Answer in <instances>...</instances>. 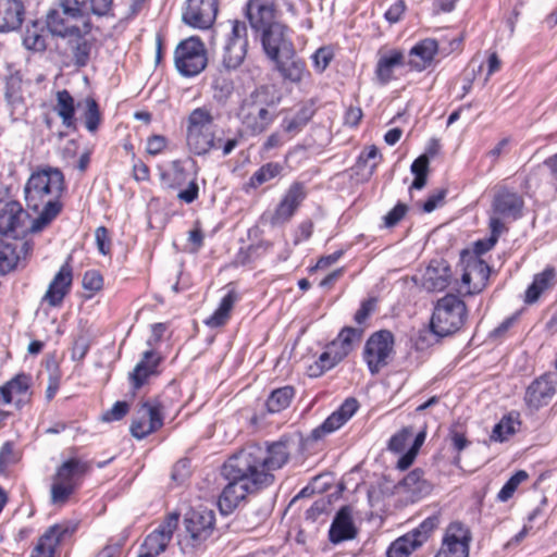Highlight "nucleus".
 I'll list each match as a JSON object with an SVG mask.
<instances>
[{"label": "nucleus", "mask_w": 557, "mask_h": 557, "mask_svg": "<svg viewBox=\"0 0 557 557\" xmlns=\"http://www.w3.org/2000/svg\"><path fill=\"white\" fill-rule=\"evenodd\" d=\"M358 530L352 520V511L349 506L342 507L335 515L329 530V540L333 544L354 540Z\"/></svg>", "instance_id": "24"}, {"label": "nucleus", "mask_w": 557, "mask_h": 557, "mask_svg": "<svg viewBox=\"0 0 557 557\" xmlns=\"http://www.w3.org/2000/svg\"><path fill=\"white\" fill-rule=\"evenodd\" d=\"M358 408L359 404L356 398H347L321 425L312 430L311 437L318 441L335 432L356 413Z\"/></svg>", "instance_id": "20"}, {"label": "nucleus", "mask_w": 557, "mask_h": 557, "mask_svg": "<svg viewBox=\"0 0 557 557\" xmlns=\"http://www.w3.org/2000/svg\"><path fill=\"white\" fill-rule=\"evenodd\" d=\"M519 422L513 419L511 416L504 417L493 429L492 440L504 442L508 438V436L515 434L516 425Z\"/></svg>", "instance_id": "51"}, {"label": "nucleus", "mask_w": 557, "mask_h": 557, "mask_svg": "<svg viewBox=\"0 0 557 557\" xmlns=\"http://www.w3.org/2000/svg\"><path fill=\"white\" fill-rule=\"evenodd\" d=\"M88 462L71 458L58 467L51 484V503L63 505L81 485L85 474L89 471Z\"/></svg>", "instance_id": "5"}, {"label": "nucleus", "mask_w": 557, "mask_h": 557, "mask_svg": "<svg viewBox=\"0 0 557 557\" xmlns=\"http://www.w3.org/2000/svg\"><path fill=\"white\" fill-rule=\"evenodd\" d=\"M227 41L236 44L242 42L243 45L248 46L247 26L244 22H233L232 32Z\"/></svg>", "instance_id": "59"}, {"label": "nucleus", "mask_w": 557, "mask_h": 557, "mask_svg": "<svg viewBox=\"0 0 557 557\" xmlns=\"http://www.w3.org/2000/svg\"><path fill=\"white\" fill-rule=\"evenodd\" d=\"M102 276L96 270L86 271L83 276V287L90 292H98L102 287Z\"/></svg>", "instance_id": "57"}, {"label": "nucleus", "mask_w": 557, "mask_h": 557, "mask_svg": "<svg viewBox=\"0 0 557 557\" xmlns=\"http://www.w3.org/2000/svg\"><path fill=\"white\" fill-rule=\"evenodd\" d=\"M411 436L412 430L410 428H404L391 437L388 442V449L395 453L403 451Z\"/></svg>", "instance_id": "55"}, {"label": "nucleus", "mask_w": 557, "mask_h": 557, "mask_svg": "<svg viewBox=\"0 0 557 557\" xmlns=\"http://www.w3.org/2000/svg\"><path fill=\"white\" fill-rule=\"evenodd\" d=\"M523 199L516 191L503 188L498 190L492 201L490 222L497 220L503 226L507 221L517 220L521 215Z\"/></svg>", "instance_id": "15"}, {"label": "nucleus", "mask_w": 557, "mask_h": 557, "mask_svg": "<svg viewBox=\"0 0 557 557\" xmlns=\"http://www.w3.org/2000/svg\"><path fill=\"white\" fill-rule=\"evenodd\" d=\"M237 298L238 297L235 290H228L227 294L221 299L216 310L208 319H206V325L210 327H220L224 325L231 317V312L235 302L237 301Z\"/></svg>", "instance_id": "35"}, {"label": "nucleus", "mask_w": 557, "mask_h": 557, "mask_svg": "<svg viewBox=\"0 0 557 557\" xmlns=\"http://www.w3.org/2000/svg\"><path fill=\"white\" fill-rule=\"evenodd\" d=\"M24 46L34 51H44L46 49V38L38 32L37 26L27 28L23 38Z\"/></svg>", "instance_id": "53"}, {"label": "nucleus", "mask_w": 557, "mask_h": 557, "mask_svg": "<svg viewBox=\"0 0 557 557\" xmlns=\"http://www.w3.org/2000/svg\"><path fill=\"white\" fill-rule=\"evenodd\" d=\"M213 99L220 103L225 104L234 94L235 85L231 77L230 71L219 70L212 78Z\"/></svg>", "instance_id": "34"}, {"label": "nucleus", "mask_w": 557, "mask_h": 557, "mask_svg": "<svg viewBox=\"0 0 557 557\" xmlns=\"http://www.w3.org/2000/svg\"><path fill=\"white\" fill-rule=\"evenodd\" d=\"M491 236L486 239H480L474 243V257L480 258L481 255L491 250L497 243L499 236L507 231L496 219L488 222Z\"/></svg>", "instance_id": "44"}, {"label": "nucleus", "mask_w": 557, "mask_h": 557, "mask_svg": "<svg viewBox=\"0 0 557 557\" xmlns=\"http://www.w3.org/2000/svg\"><path fill=\"white\" fill-rule=\"evenodd\" d=\"M89 339L86 336H78L72 348V357L76 360H82L89 350Z\"/></svg>", "instance_id": "62"}, {"label": "nucleus", "mask_w": 557, "mask_h": 557, "mask_svg": "<svg viewBox=\"0 0 557 557\" xmlns=\"http://www.w3.org/2000/svg\"><path fill=\"white\" fill-rule=\"evenodd\" d=\"M467 267L472 272L473 276L478 278V283L474 284L473 288L467 289V294H478L485 287L490 276L491 268L485 261L478 257H469L467 260Z\"/></svg>", "instance_id": "38"}, {"label": "nucleus", "mask_w": 557, "mask_h": 557, "mask_svg": "<svg viewBox=\"0 0 557 557\" xmlns=\"http://www.w3.org/2000/svg\"><path fill=\"white\" fill-rule=\"evenodd\" d=\"M178 517V513H170L156 530L149 533L141 545L138 557H157L163 553L177 528Z\"/></svg>", "instance_id": "14"}, {"label": "nucleus", "mask_w": 557, "mask_h": 557, "mask_svg": "<svg viewBox=\"0 0 557 557\" xmlns=\"http://www.w3.org/2000/svg\"><path fill=\"white\" fill-rule=\"evenodd\" d=\"M292 442L287 437L267 444H250L232 456L222 468L228 481L219 499L221 509L232 511L251 493L274 482L273 471L284 467L290 457Z\"/></svg>", "instance_id": "1"}, {"label": "nucleus", "mask_w": 557, "mask_h": 557, "mask_svg": "<svg viewBox=\"0 0 557 557\" xmlns=\"http://www.w3.org/2000/svg\"><path fill=\"white\" fill-rule=\"evenodd\" d=\"M218 0H187L182 18L195 28H209L215 21Z\"/></svg>", "instance_id": "16"}, {"label": "nucleus", "mask_w": 557, "mask_h": 557, "mask_svg": "<svg viewBox=\"0 0 557 557\" xmlns=\"http://www.w3.org/2000/svg\"><path fill=\"white\" fill-rule=\"evenodd\" d=\"M466 319V304L457 296L447 294L437 300L430 326L435 335L444 337L459 331Z\"/></svg>", "instance_id": "4"}, {"label": "nucleus", "mask_w": 557, "mask_h": 557, "mask_svg": "<svg viewBox=\"0 0 557 557\" xmlns=\"http://www.w3.org/2000/svg\"><path fill=\"white\" fill-rule=\"evenodd\" d=\"M313 113L312 106L305 104L293 116L284 117L282 127L288 134H297L311 120Z\"/></svg>", "instance_id": "40"}, {"label": "nucleus", "mask_w": 557, "mask_h": 557, "mask_svg": "<svg viewBox=\"0 0 557 557\" xmlns=\"http://www.w3.org/2000/svg\"><path fill=\"white\" fill-rule=\"evenodd\" d=\"M420 547L408 533L394 541L387 549V557H409V555Z\"/></svg>", "instance_id": "47"}, {"label": "nucleus", "mask_w": 557, "mask_h": 557, "mask_svg": "<svg viewBox=\"0 0 557 557\" xmlns=\"http://www.w3.org/2000/svg\"><path fill=\"white\" fill-rule=\"evenodd\" d=\"M274 62L282 77L290 83L298 84L308 74L305 62L296 58L295 49L292 55L280 57Z\"/></svg>", "instance_id": "31"}, {"label": "nucleus", "mask_w": 557, "mask_h": 557, "mask_svg": "<svg viewBox=\"0 0 557 557\" xmlns=\"http://www.w3.org/2000/svg\"><path fill=\"white\" fill-rule=\"evenodd\" d=\"M10 391L15 404L18 406L26 396L29 388V376L24 373L15 375L12 380L5 383Z\"/></svg>", "instance_id": "48"}, {"label": "nucleus", "mask_w": 557, "mask_h": 557, "mask_svg": "<svg viewBox=\"0 0 557 557\" xmlns=\"http://www.w3.org/2000/svg\"><path fill=\"white\" fill-rule=\"evenodd\" d=\"M305 198V186L298 182L293 183L272 214L271 223L273 225L287 223L293 218Z\"/></svg>", "instance_id": "19"}, {"label": "nucleus", "mask_w": 557, "mask_h": 557, "mask_svg": "<svg viewBox=\"0 0 557 557\" xmlns=\"http://www.w3.org/2000/svg\"><path fill=\"white\" fill-rule=\"evenodd\" d=\"M63 190L64 176L57 168H44L28 177L24 187L26 206L39 213L29 226L32 233L42 231L59 215Z\"/></svg>", "instance_id": "2"}, {"label": "nucleus", "mask_w": 557, "mask_h": 557, "mask_svg": "<svg viewBox=\"0 0 557 557\" xmlns=\"http://www.w3.org/2000/svg\"><path fill=\"white\" fill-rule=\"evenodd\" d=\"M557 283V272L555 268L547 267L543 272L534 275L533 282L525 290L524 301L527 304L536 302L541 295L552 289Z\"/></svg>", "instance_id": "30"}, {"label": "nucleus", "mask_w": 557, "mask_h": 557, "mask_svg": "<svg viewBox=\"0 0 557 557\" xmlns=\"http://www.w3.org/2000/svg\"><path fill=\"white\" fill-rule=\"evenodd\" d=\"M529 478V474L524 470L517 471L513 475L510 476V479L504 484L502 490L497 494V499L505 503L509 500L515 492L517 491L518 486L527 481Z\"/></svg>", "instance_id": "50"}, {"label": "nucleus", "mask_w": 557, "mask_h": 557, "mask_svg": "<svg viewBox=\"0 0 557 557\" xmlns=\"http://www.w3.org/2000/svg\"><path fill=\"white\" fill-rule=\"evenodd\" d=\"M84 22H90L72 0H57L54 8L46 15V25L52 36L64 38L77 34L84 27Z\"/></svg>", "instance_id": "6"}, {"label": "nucleus", "mask_w": 557, "mask_h": 557, "mask_svg": "<svg viewBox=\"0 0 557 557\" xmlns=\"http://www.w3.org/2000/svg\"><path fill=\"white\" fill-rule=\"evenodd\" d=\"M84 102L86 107L84 112L85 126L88 132L95 133L101 123L98 103L92 97H87Z\"/></svg>", "instance_id": "49"}, {"label": "nucleus", "mask_w": 557, "mask_h": 557, "mask_svg": "<svg viewBox=\"0 0 557 557\" xmlns=\"http://www.w3.org/2000/svg\"><path fill=\"white\" fill-rule=\"evenodd\" d=\"M440 525V516L432 515L424 519L418 528L409 532L413 541L421 546L432 534V532Z\"/></svg>", "instance_id": "46"}, {"label": "nucleus", "mask_w": 557, "mask_h": 557, "mask_svg": "<svg viewBox=\"0 0 557 557\" xmlns=\"http://www.w3.org/2000/svg\"><path fill=\"white\" fill-rule=\"evenodd\" d=\"M90 29L91 23L84 22V27L78 29L77 34L64 37V39H66V46L71 51L73 63L77 67H84L89 62L92 49V41L89 38Z\"/></svg>", "instance_id": "21"}, {"label": "nucleus", "mask_w": 557, "mask_h": 557, "mask_svg": "<svg viewBox=\"0 0 557 557\" xmlns=\"http://www.w3.org/2000/svg\"><path fill=\"white\" fill-rule=\"evenodd\" d=\"M334 57L333 50L330 47L319 48L312 55L313 66L317 72L323 73L330 65Z\"/></svg>", "instance_id": "54"}, {"label": "nucleus", "mask_w": 557, "mask_h": 557, "mask_svg": "<svg viewBox=\"0 0 557 557\" xmlns=\"http://www.w3.org/2000/svg\"><path fill=\"white\" fill-rule=\"evenodd\" d=\"M5 99L14 108L23 103L22 81L10 77L5 84Z\"/></svg>", "instance_id": "52"}, {"label": "nucleus", "mask_w": 557, "mask_h": 557, "mask_svg": "<svg viewBox=\"0 0 557 557\" xmlns=\"http://www.w3.org/2000/svg\"><path fill=\"white\" fill-rule=\"evenodd\" d=\"M22 0H0V33H9L21 27L24 20Z\"/></svg>", "instance_id": "28"}, {"label": "nucleus", "mask_w": 557, "mask_h": 557, "mask_svg": "<svg viewBox=\"0 0 557 557\" xmlns=\"http://www.w3.org/2000/svg\"><path fill=\"white\" fill-rule=\"evenodd\" d=\"M95 238L99 252L103 256L108 255L111 247L108 230L104 226L97 227L95 231Z\"/></svg>", "instance_id": "60"}, {"label": "nucleus", "mask_w": 557, "mask_h": 557, "mask_svg": "<svg viewBox=\"0 0 557 557\" xmlns=\"http://www.w3.org/2000/svg\"><path fill=\"white\" fill-rule=\"evenodd\" d=\"M55 112L62 120V124L70 128L74 126V98L66 90H59L57 92V104L54 107Z\"/></svg>", "instance_id": "37"}, {"label": "nucleus", "mask_w": 557, "mask_h": 557, "mask_svg": "<svg viewBox=\"0 0 557 557\" xmlns=\"http://www.w3.org/2000/svg\"><path fill=\"white\" fill-rule=\"evenodd\" d=\"M282 171V166L276 162H269L263 164L258 171H256L249 180V186L257 188L262 184L276 177Z\"/></svg>", "instance_id": "45"}, {"label": "nucleus", "mask_w": 557, "mask_h": 557, "mask_svg": "<svg viewBox=\"0 0 557 557\" xmlns=\"http://www.w3.org/2000/svg\"><path fill=\"white\" fill-rule=\"evenodd\" d=\"M406 10V3L404 0H397L393 3L389 9L385 12L384 16L389 23H397L400 21Z\"/></svg>", "instance_id": "61"}, {"label": "nucleus", "mask_w": 557, "mask_h": 557, "mask_svg": "<svg viewBox=\"0 0 557 557\" xmlns=\"http://www.w3.org/2000/svg\"><path fill=\"white\" fill-rule=\"evenodd\" d=\"M78 7L82 13L88 17L92 14L99 17L108 16L112 13L113 0H72Z\"/></svg>", "instance_id": "42"}, {"label": "nucleus", "mask_w": 557, "mask_h": 557, "mask_svg": "<svg viewBox=\"0 0 557 557\" xmlns=\"http://www.w3.org/2000/svg\"><path fill=\"white\" fill-rule=\"evenodd\" d=\"M214 117L207 107L194 109L187 117L186 141L189 150L203 156L211 149L220 148L221 138L214 136Z\"/></svg>", "instance_id": "3"}, {"label": "nucleus", "mask_w": 557, "mask_h": 557, "mask_svg": "<svg viewBox=\"0 0 557 557\" xmlns=\"http://www.w3.org/2000/svg\"><path fill=\"white\" fill-rule=\"evenodd\" d=\"M556 393L553 375L545 374L533 381L527 388L524 401L528 407L539 409L546 406Z\"/></svg>", "instance_id": "23"}, {"label": "nucleus", "mask_w": 557, "mask_h": 557, "mask_svg": "<svg viewBox=\"0 0 557 557\" xmlns=\"http://www.w3.org/2000/svg\"><path fill=\"white\" fill-rule=\"evenodd\" d=\"M166 146V138L161 135H153L147 139L146 150L149 154L156 156L163 151Z\"/></svg>", "instance_id": "63"}, {"label": "nucleus", "mask_w": 557, "mask_h": 557, "mask_svg": "<svg viewBox=\"0 0 557 557\" xmlns=\"http://www.w3.org/2000/svg\"><path fill=\"white\" fill-rule=\"evenodd\" d=\"M404 64V54L398 50H393L388 54L380 58L376 64V76L382 84H386L393 75L395 67Z\"/></svg>", "instance_id": "36"}, {"label": "nucleus", "mask_w": 557, "mask_h": 557, "mask_svg": "<svg viewBox=\"0 0 557 557\" xmlns=\"http://www.w3.org/2000/svg\"><path fill=\"white\" fill-rule=\"evenodd\" d=\"M159 362L160 357L157 356L153 350L150 349L144 352L141 360L129 374L134 388H140L150 375L157 373Z\"/></svg>", "instance_id": "33"}, {"label": "nucleus", "mask_w": 557, "mask_h": 557, "mask_svg": "<svg viewBox=\"0 0 557 557\" xmlns=\"http://www.w3.org/2000/svg\"><path fill=\"white\" fill-rule=\"evenodd\" d=\"M509 143V138H503L494 148L486 152V157L491 159L492 164H495L503 154L508 152Z\"/></svg>", "instance_id": "64"}, {"label": "nucleus", "mask_w": 557, "mask_h": 557, "mask_svg": "<svg viewBox=\"0 0 557 557\" xmlns=\"http://www.w3.org/2000/svg\"><path fill=\"white\" fill-rule=\"evenodd\" d=\"M294 394V388L288 385L274 389L267 400L268 410L272 413L284 410L289 406Z\"/></svg>", "instance_id": "43"}, {"label": "nucleus", "mask_w": 557, "mask_h": 557, "mask_svg": "<svg viewBox=\"0 0 557 557\" xmlns=\"http://www.w3.org/2000/svg\"><path fill=\"white\" fill-rule=\"evenodd\" d=\"M247 47L242 42L226 41L222 57L223 67L227 71L239 67L246 58Z\"/></svg>", "instance_id": "39"}, {"label": "nucleus", "mask_w": 557, "mask_h": 557, "mask_svg": "<svg viewBox=\"0 0 557 557\" xmlns=\"http://www.w3.org/2000/svg\"><path fill=\"white\" fill-rule=\"evenodd\" d=\"M438 45L435 39H424L413 46L409 53V66L418 72L426 70L437 53Z\"/></svg>", "instance_id": "29"}, {"label": "nucleus", "mask_w": 557, "mask_h": 557, "mask_svg": "<svg viewBox=\"0 0 557 557\" xmlns=\"http://www.w3.org/2000/svg\"><path fill=\"white\" fill-rule=\"evenodd\" d=\"M247 16L250 26L257 32H263L275 22V0H249L247 4Z\"/></svg>", "instance_id": "22"}, {"label": "nucleus", "mask_w": 557, "mask_h": 557, "mask_svg": "<svg viewBox=\"0 0 557 557\" xmlns=\"http://www.w3.org/2000/svg\"><path fill=\"white\" fill-rule=\"evenodd\" d=\"M471 540V532L465 524L458 521L451 522L445 531L435 557H469Z\"/></svg>", "instance_id": "13"}, {"label": "nucleus", "mask_w": 557, "mask_h": 557, "mask_svg": "<svg viewBox=\"0 0 557 557\" xmlns=\"http://www.w3.org/2000/svg\"><path fill=\"white\" fill-rule=\"evenodd\" d=\"M423 470L417 468L410 471L401 481L403 487L413 495H425L431 491V484L423 478Z\"/></svg>", "instance_id": "41"}, {"label": "nucleus", "mask_w": 557, "mask_h": 557, "mask_svg": "<svg viewBox=\"0 0 557 557\" xmlns=\"http://www.w3.org/2000/svg\"><path fill=\"white\" fill-rule=\"evenodd\" d=\"M165 405L162 396L138 404L129 426L131 434L143 440L163 426Z\"/></svg>", "instance_id": "9"}, {"label": "nucleus", "mask_w": 557, "mask_h": 557, "mask_svg": "<svg viewBox=\"0 0 557 557\" xmlns=\"http://www.w3.org/2000/svg\"><path fill=\"white\" fill-rule=\"evenodd\" d=\"M394 335L387 330L373 333L363 349V359L372 374H376L388 363L393 352Z\"/></svg>", "instance_id": "12"}, {"label": "nucleus", "mask_w": 557, "mask_h": 557, "mask_svg": "<svg viewBox=\"0 0 557 557\" xmlns=\"http://www.w3.org/2000/svg\"><path fill=\"white\" fill-rule=\"evenodd\" d=\"M237 116L242 124L253 134L264 132L272 123L274 114L271 113L267 103L260 99L258 91L251 92L243 100Z\"/></svg>", "instance_id": "11"}, {"label": "nucleus", "mask_w": 557, "mask_h": 557, "mask_svg": "<svg viewBox=\"0 0 557 557\" xmlns=\"http://www.w3.org/2000/svg\"><path fill=\"white\" fill-rule=\"evenodd\" d=\"M451 270L444 260H432L422 276V285L429 292H442L450 282Z\"/></svg>", "instance_id": "27"}, {"label": "nucleus", "mask_w": 557, "mask_h": 557, "mask_svg": "<svg viewBox=\"0 0 557 557\" xmlns=\"http://www.w3.org/2000/svg\"><path fill=\"white\" fill-rule=\"evenodd\" d=\"M71 257L62 264L59 271L50 282L42 301L50 307H59L63 302L65 296L70 293L73 283V269L70 264Z\"/></svg>", "instance_id": "18"}, {"label": "nucleus", "mask_w": 557, "mask_h": 557, "mask_svg": "<svg viewBox=\"0 0 557 557\" xmlns=\"http://www.w3.org/2000/svg\"><path fill=\"white\" fill-rule=\"evenodd\" d=\"M28 213L16 201H9L0 209V234L24 232Z\"/></svg>", "instance_id": "26"}, {"label": "nucleus", "mask_w": 557, "mask_h": 557, "mask_svg": "<svg viewBox=\"0 0 557 557\" xmlns=\"http://www.w3.org/2000/svg\"><path fill=\"white\" fill-rule=\"evenodd\" d=\"M176 70L186 77L201 73L208 64L205 44L199 37L191 36L182 40L174 51Z\"/></svg>", "instance_id": "10"}, {"label": "nucleus", "mask_w": 557, "mask_h": 557, "mask_svg": "<svg viewBox=\"0 0 557 557\" xmlns=\"http://www.w3.org/2000/svg\"><path fill=\"white\" fill-rule=\"evenodd\" d=\"M261 41L267 55L275 61L280 57L293 54L294 45L288 38V28L283 24L272 25V27L261 32Z\"/></svg>", "instance_id": "17"}, {"label": "nucleus", "mask_w": 557, "mask_h": 557, "mask_svg": "<svg viewBox=\"0 0 557 557\" xmlns=\"http://www.w3.org/2000/svg\"><path fill=\"white\" fill-rule=\"evenodd\" d=\"M32 250V245L28 242L21 243L20 250L14 243L0 240V275H4L15 269L20 260V253L26 256Z\"/></svg>", "instance_id": "32"}, {"label": "nucleus", "mask_w": 557, "mask_h": 557, "mask_svg": "<svg viewBox=\"0 0 557 557\" xmlns=\"http://www.w3.org/2000/svg\"><path fill=\"white\" fill-rule=\"evenodd\" d=\"M75 528L69 524H54L50 527L39 539L30 557H53L55 547L66 536L74 532Z\"/></svg>", "instance_id": "25"}, {"label": "nucleus", "mask_w": 557, "mask_h": 557, "mask_svg": "<svg viewBox=\"0 0 557 557\" xmlns=\"http://www.w3.org/2000/svg\"><path fill=\"white\" fill-rule=\"evenodd\" d=\"M408 207L405 203H397L387 214L384 216V223L386 227L395 226L407 213Z\"/></svg>", "instance_id": "58"}, {"label": "nucleus", "mask_w": 557, "mask_h": 557, "mask_svg": "<svg viewBox=\"0 0 557 557\" xmlns=\"http://www.w3.org/2000/svg\"><path fill=\"white\" fill-rule=\"evenodd\" d=\"M214 512L209 509L190 510L185 515L184 527L186 535L178 540L183 554H191L201 546L212 534Z\"/></svg>", "instance_id": "7"}, {"label": "nucleus", "mask_w": 557, "mask_h": 557, "mask_svg": "<svg viewBox=\"0 0 557 557\" xmlns=\"http://www.w3.org/2000/svg\"><path fill=\"white\" fill-rule=\"evenodd\" d=\"M363 331L361 329L345 326L338 336L321 354L318 361L309 367V375L320 376L324 371L332 369L341 362L352 349V343L360 341Z\"/></svg>", "instance_id": "8"}, {"label": "nucleus", "mask_w": 557, "mask_h": 557, "mask_svg": "<svg viewBox=\"0 0 557 557\" xmlns=\"http://www.w3.org/2000/svg\"><path fill=\"white\" fill-rule=\"evenodd\" d=\"M129 410L126 401H116L112 408L102 414V420L106 422L119 421L123 419Z\"/></svg>", "instance_id": "56"}]
</instances>
